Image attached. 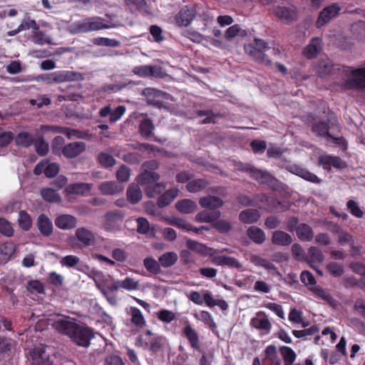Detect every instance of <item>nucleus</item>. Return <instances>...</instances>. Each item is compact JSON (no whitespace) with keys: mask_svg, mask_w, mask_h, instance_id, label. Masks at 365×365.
<instances>
[{"mask_svg":"<svg viewBox=\"0 0 365 365\" xmlns=\"http://www.w3.org/2000/svg\"><path fill=\"white\" fill-rule=\"evenodd\" d=\"M239 169L249 173L253 179L260 184L267 185L273 190L278 189L280 187L279 180L266 170H259L250 165L242 163L239 165Z\"/></svg>","mask_w":365,"mask_h":365,"instance_id":"f257e3e1","label":"nucleus"},{"mask_svg":"<svg viewBox=\"0 0 365 365\" xmlns=\"http://www.w3.org/2000/svg\"><path fill=\"white\" fill-rule=\"evenodd\" d=\"M343 72L346 76L344 82L346 89L365 88V68H344Z\"/></svg>","mask_w":365,"mask_h":365,"instance_id":"f03ea898","label":"nucleus"},{"mask_svg":"<svg viewBox=\"0 0 365 365\" xmlns=\"http://www.w3.org/2000/svg\"><path fill=\"white\" fill-rule=\"evenodd\" d=\"M76 73L70 71H58L53 73H43L36 77L37 81L48 84L61 83L76 80Z\"/></svg>","mask_w":365,"mask_h":365,"instance_id":"7ed1b4c3","label":"nucleus"},{"mask_svg":"<svg viewBox=\"0 0 365 365\" xmlns=\"http://www.w3.org/2000/svg\"><path fill=\"white\" fill-rule=\"evenodd\" d=\"M114 280L111 275L106 274L103 272L101 277H100L99 281L96 284L97 289L112 305H115L117 303L116 297L114 294L115 291L111 290Z\"/></svg>","mask_w":365,"mask_h":365,"instance_id":"20e7f679","label":"nucleus"},{"mask_svg":"<svg viewBox=\"0 0 365 365\" xmlns=\"http://www.w3.org/2000/svg\"><path fill=\"white\" fill-rule=\"evenodd\" d=\"M93 337V333L91 329L88 327L77 324L73 334H71L70 338L76 344L87 347L90 345V341Z\"/></svg>","mask_w":365,"mask_h":365,"instance_id":"39448f33","label":"nucleus"},{"mask_svg":"<svg viewBox=\"0 0 365 365\" xmlns=\"http://www.w3.org/2000/svg\"><path fill=\"white\" fill-rule=\"evenodd\" d=\"M341 10V6L336 3H333L324 8L319 13L316 21L317 28H321L329 23L331 19L336 18Z\"/></svg>","mask_w":365,"mask_h":365,"instance_id":"423d86ee","label":"nucleus"},{"mask_svg":"<svg viewBox=\"0 0 365 365\" xmlns=\"http://www.w3.org/2000/svg\"><path fill=\"white\" fill-rule=\"evenodd\" d=\"M76 324L77 323L74 319L69 317L61 316L54 320L52 326L59 333L70 337L71 334H73V330Z\"/></svg>","mask_w":365,"mask_h":365,"instance_id":"0eeeda50","label":"nucleus"},{"mask_svg":"<svg viewBox=\"0 0 365 365\" xmlns=\"http://www.w3.org/2000/svg\"><path fill=\"white\" fill-rule=\"evenodd\" d=\"M141 285L140 280L135 277H126L123 279H116L113 281V286L111 290L117 292L123 289L128 292L138 291L140 289Z\"/></svg>","mask_w":365,"mask_h":365,"instance_id":"6e6552de","label":"nucleus"},{"mask_svg":"<svg viewBox=\"0 0 365 365\" xmlns=\"http://www.w3.org/2000/svg\"><path fill=\"white\" fill-rule=\"evenodd\" d=\"M252 327L263 331L266 334L270 333L272 324L267 315L262 311L257 312L250 322Z\"/></svg>","mask_w":365,"mask_h":365,"instance_id":"1a4fd4ad","label":"nucleus"},{"mask_svg":"<svg viewBox=\"0 0 365 365\" xmlns=\"http://www.w3.org/2000/svg\"><path fill=\"white\" fill-rule=\"evenodd\" d=\"M32 365H53L50 354L43 346L35 347L31 352Z\"/></svg>","mask_w":365,"mask_h":365,"instance_id":"9d476101","label":"nucleus"},{"mask_svg":"<svg viewBox=\"0 0 365 365\" xmlns=\"http://www.w3.org/2000/svg\"><path fill=\"white\" fill-rule=\"evenodd\" d=\"M196 16V10L192 6L183 7L175 16V24L178 26H187Z\"/></svg>","mask_w":365,"mask_h":365,"instance_id":"9b49d317","label":"nucleus"},{"mask_svg":"<svg viewBox=\"0 0 365 365\" xmlns=\"http://www.w3.org/2000/svg\"><path fill=\"white\" fill-rule=\"evenodd\" d=\"M133 72L140 77L154 76L156 78H161L164 76V71L161 67L158 66H135Z\"/></svg>","mask_w":365,"mask_h":365,"instance_id":"f8f14e48","label":"nucleus"},{"mask_svg":"<svg viewBox=\"0 0 365 365\" xmlns=\"http://www.w3.org/2000/svg\"><path fill=\"white\" fill-rule=\"evenodd\" d=\"M126 108L124 106H118L113 109L110 105L106 106L100 109L99 115L102 118L109 116V121L115 123L119 120L125 114Z\"/></svg>","mask_w":365,"mask_h":365,"instance_id":"ddd939ff","label":"nucleus"},{"mask_svg":"<svg viewBox=\"0 0 365 365\" xmlns=\"http://www.w3.org/2000/svg\"><path fill=\"white\" fill-rule=\"evenodd\" d=\"M272 13L281 21L289 23L297 18V11L293 6H278L272 9Z\"/></svg>","mask_w":365,"mask_h":365,"instance_id":"4468645a","label":"nucleus"},{"mask_svg":"<svg viewBox=\"0 0 365 365\" xmlns=\"http://www.w3.org/2000/svg\"><path fill=\"white\" fill-rule=\"evenodd\" d=\"M143 94L147 98L148 104L153 105L158 108L163 106V99L165 98V93L152 88L144 89Z\"/></svg>","mask_w":365,"mask_h":365,"instance_id":"2eb2a0df","label":"nucleus"},{"mask_svg":"<svg viewBox=\"0 0 365 365\" xmlns=\"http://www.w3.org/2000/svg\"><path fill=\"white\" fill-rule=\"evenodd\" d=\"M322 49V39L319 37H314L309 44L304 47L303 55L308 59H312L321 52Z\"/></svg>","mask_w":365,"mask_h":365,"instance_id":"dca6fc26","label":"nucleus"},{"mask_svg":"<svg viewBox=\"0 0 365 365\" xmlns=\"http://www.w3.org/2000/svg\"><path fill=\"white\" fill-rule=\"evenodd\" d=\"M103 228L106 231H115L118 229V222L122 220L123 215L119 211L108 212L105 215Z\"/></svg>","mask_w":365,"mask_h":365,"instance_id":"f3484780","label":"nucleus"},{"mask_svg":"<svg viewBox=\"0 0 365 365\" xmlns=\"http://www.w3.org/2000/svg\"><path fill=\"white\" fill-rule=\"evenodd\" d=\"M76 237L84 247H88L95 243L96 235L91 230L80 227L76 230Z\"/></svg>","mask_w":365,"mask_h":365,"instance_id":"a211bd4d","label":"nucleus"},{"mask_svg":"<svg viewBox=\"0 0 365 365\" xmlns=\"http://www.w3.org/2000/svg\"><path fill=\"white\" fill-rule=\"evenodd\" d=\"M86 149V144L83 142H74L65 145L63 148V154L68 158H73L81 153Z\"/></svg>","mask_w":365,"mask_h":365,"instance_id":"6ab92c4d","label":"nucleus"},{"mask_svg":"<svg viewBox=\"0 0 365 365\" xmlns=\"http://www.w3.org/2000/svg\"><path fill=\"white\" fill-rule=\"evenodd\" d=\"M334 68L332 61L329 58L322 59L319 61L314 67V71L316 74L324 78L329 76Z\"/></svg>","mask_w":365,"mask_h":365,"instance_id":"aec40b11","label":"nucleus"},{"mask_svg":"<svg viewBox=\"0 0 365 365\" xmlns=\"http://www.w3.org/2000/svg\"><path fill=\"white\" fill-rule=\"evenodd\" d=\"M98 189L104 195H114L122 192L124 187L114 181H106L98 185Z\"/></svg>","mask_w":365,"mask_h":365,"instance_id":"412c9836","label":"nucleus"},{"mask_svg":"<svg viewBox=\"0 0 365 365\" xmlns=\"http://www.w3.org/2000/svg\"><path fill=\"white\" fill-rule=\"evenodd\" d=\"M245 51L257 62L264 65L270 64L269 59L264 53V51L257 49L255 47L253 46V45L251 44L246 45L245 46Z\"/></svg>","mask_w":365,"mask_h":365,"instance_id":"4be33fe9","label":"nucleus"},{"mask_svg":"<svg viewBox=\"0 0 365 365\" xmlns=\"http://www.w3.org/2000/svg\"><path fill=\"white\" fill-rule=\"evenodd\" d=\"M313 131L319 136L331 138L334 143L338 144L344 148H346L345 140L341 138H332L329 132L327 123L324 122L319 123L313 127Z\"/></svg>","mask_w":365,"mask_h":365,"instance_id":"5701e85b","label":"nucleus"},{"mask_svg":"<svg viewBox=\"0 0 365 365\" xmlns=\"http://www.w3.org/2000/svg\"><path fill=\"white\" fill-rule=\"evenodd\" d=\"M55 224L61 230H71L76 227L77 220L71 215H61L56 217Z\"/></svg>","mask_w":365,"mask_h":365,"instance_id":"b1692460","label":"nucleus"},{"mask_svg":"<svg viewBox=\"0 0 365 365\" xmlns=\"http://www.w3.org/2000/svg\"><path fill=\"white\" fill-rule=\"evenodd\" d=\"M199 204L202 208L214 210L221 207L224 205V202L218 197L207 195L200 197Z\"/></svg>","mask_w":365,"mask_h":365,"instance_id":"393cba45","label":"nucleus"},{"mask_svg":"<svg viewBox=\"0 0 365 365\" xmlns=\"http://www.w3.org/2000/svg\"><path fill=\"white\" fill-rule=\"evenodd\" d=\"M289 171L292 173L301 177L302 178L312 182H319V178L314 174L309 172L308 170L302 168L297 165H290L288 168Z\"/></svg>","mask_w":365,"mask_h":365,"instance_id":"a878e982","label":"nucleus"},{"mask_svg":"<svg viewBox=\"0 0 365 365\" xmlns=\"http://www.w3.org/2000/svg\"><path fill=\"white\" fill-rule=\"evenodd\" d=\"M221 216V212L218 210L215 211H208L203 210L198 212L195 217V220L197 222L200 223H213L215 220L220 218Z\"/></svg>","mask_w":365,"mask_h":365,"instance_id":"bb28decb","label":"nucleus"},{"mask_svg":"<svg viewBox=\"0 0 365 365\" xmlns=\"http://www.w3.org/2000/svg\"><path fill=\"white\" fill-rule=\"evenodd\" d=\"M41 128H45L46 130H55L58 133H63L66 135L69 139L73 138H86L87 134L83 132H81L76 129H71L68 128H53L49 127L46 125H42Z\"/></svg>","mask_w":365,"mask_h":365,"instance_id":"cd10ccee","label":"nucleus"},{"mask_svg":"<svg viewBox=\"0 0 365 365\" xmlns=\"http://www.w3.org/2000/svg\"><path fill=\"white\" fill-rule=\"evenodd\" d=\"M37 226L39 232L43 236H50L53 232V224L51 220L45 215L38 216Z\"/></svg>","mask_w":365,"mask_h":365,"instance_id":"c85d7f7f","label":"nucleus"},{"mask_svg":"<svg viewBox=\"0 0 365 365\" xmlns=\"http://www.w3.org/2000/svg\"><path fill=\"white\" fill-rule=\"evenodd\" d=\"M182 334L188 340L192 348L194 349L200 348L199 334L190 324H187L184 327Z\"/></svg>","mask_w":365,"mask_h":365,"instance_id":"c756f323","label":"nucleus"},{"mask_svg":"<svg viewBox=\"0 0 365 365\" xmlns=\"http://www.w3.org/2000/svg\"><path fill=\"white\" fill-rule=\"evenodd\" d=\"M264 365H281V361L277 355V348L274 345H269L264 350Z\"/></svg>","mask_w":365,"mask_h":365,"instance_id":"7c9ffc66","label":"nucleus"},{"mask_svg":"<svg viewBox=\"0 0 365 365\" xmlns=\"http://www.w3.org/2000/svg\"><path fill=\"white\" fill-rule=\"evenodd\" d=\"M292 242V237L287 232L281 230L274 231L272 237V242L279 246H288Z\"/></svg>","mask_w":365,"mask_h":365,"instance_id":"2f4dec72","label":"nucleus"},{"mask_svg":"<svg viewBox=\"0 0 365 365\" xmlns=\"http://www.w3.org/2000/svg\"><path fill=\"white\" fill-rule=\"evenodd\" d=\"M92 184L86 182H77L68 185L66 191L69 194L85 195L92 189Z\"/></svg>","mask_w":365,"mask_h":365,"instance_id":"473e14b6","label":"nucleus"},{"mask_svg":"<svg viewBox=\"0 0 365 365\" xmlns=\"http://www.w3.org/2000/svg\"><path fill=\"white\" fill-rule=\"evenodd\" d=\"M260 214L258 210L247 209L242 211L239 215L240 220L245 224H252L258 221Z\"/></svg>","mask_w":365,"mask_h":365,"instance_id":"72a5a7b5","label":"nucleus"},{"mask_svg":"<svg viewBox=\"0 0 365 365\" xmlns=\"http://www.w3.org/2000/svg\"><path fill=\"white\" fill-rule=\"evenodd\" d=\"M160 179V175L155 172L145 171L137 178L138 183L141 185L150 186Z\"/></svg>","mask_w":365,"mask_h":365,"instance_id":"f704fd0d","label":"nucleus"},{"mask_svg":"<svg viewBox=\"0 0 365 365\" xmlns=\"http://www.w3.org/2000/svg\"><path fill=\"white\" fill-rule=\"evenodd\" d=\"M176 209L182 213L189 214L195 212L197 210V204L192 200L184 199L176 202Z\"/></svg>","mask_w":365,"mask_h":365,"instance_id":"c9c22d12","label":"nucleus"},{"mask_svg":"<svg viewBox=\"0 0 365 365\" xmlns=\"http://www.w3.org/2000/svg\"><path fill=\"white\" fill-rule=\"evenodd\" d=\"M247 235L254 242L258 245L262 244L266 240L264 231L256 226L248 228Z\"/></svg>","mask_w":365,"mask_h":365,"instance_id":"e433bc0d","label":"nucleus"},{"mask_svg":"<svg viewBox=\"0 0 365 365\" xmlns=\"http://www.w3.org/2000/svg\"><path fill=\"white\" fill-rule=\"evenodd\" d=\"M179 190L178 189H170L159 197L158 205L160 207H164L170 205L178 196Z\"/></svg>","mask_w":365,"mask_h":365,"instance_id":"4c0bfd02","label":"nucleus"},{"mask_svg":"<svg viewBox=\"0 0 365 365\" xmlns=\"http://www.w3.org/2000/svg\"><path fill=\"white\" fill-rule=\"evenodd\" d=\"M127 198L132 204H136L141 200L142 192L138 185H129L127 190Z\"/></svg>","mask_w":365,"mask_h":365,"instance_id":"58836bf2","label":"nucleus"},{"mask_svg":"<svg viewBox=\"0 0 365 365\" xmlns=\"http://www.w3.org/2000/svg\"><path fill=\"white\" fill-rule=\"evenodd\" d=\"M137 221V231L140 234L148 235L149 236L155 235L154 228L150 227L149 222L144 217H139Z\"/></svg>","mask_w":365,"mask_h":365,"instance_id":"ea45409f","label":"nucleus"},{"mask_svg":"<svg viewBox=\"0 0 365 365\" xmlns=\"http://www.w3.org/2000/svg\"><path fill=\"white\" fill-rule=\"evenodd\" d=\"M89 32L101 29H110L111 26L105 23L104 20L99 16L87 18Z\"/></svg>","mask_w":365,"mask_h":365,"instance_id":"a19ab883","label":"nucleus"},{"mask_svg":"<svg viewBox=\"0 0 365 365\" xmlns=\"http://www.w3.org/2000/svg\"><path fill=\"white\" fill-rule=\"evenodd\" d=\"M307 262L313 267V263H321L324 260V256L321 250L317 247H309L307 253Z\"/></svg>","mask_w":365,"mask_h":365,"instance_id":"79ce46f5","label":"nucleus"},{"mask_svg":"<svg viewBox=\"0 0 365 365\" xmlns=\"http://www.w3.org/2000/svg\"><path fill=\"white\" fill-rule=\"evenodd\" d=\"M279 351L284 360V365H292L297 359L294 351L287 346H282Z\"/></svg>","mask_w":365,"mask_h":365,"instance_id":"37998d69","label":"nucleus"},{"mask_svg":"<svg viewBox=\"0 0 365 365\" xmlns=\"http://www.w3.org/2000/svg\"><path fill=\"white\" fill-rule=\"evenodd\" d=\"M297 237L303 241H310L314 235L312 228L306 224H300L297 230Z\"/></svg>","mask_w":365,"mask_h":365,"instance_id":"c03bdc74","label":"nucleus"},{"mask_svg":"<svg viewBox=\"0 0 365 365\" xmlns=\"http://www.w3.org/2000/svg\"><path fill=\"white\" fill-rule=\"evenodd\" d=\"M14 140L16 145L24 148L29 147L34 142V138L32 135L28 132L19 133Z\"/></svg>","mask_w":365,"mask_h":365,"instance_id":"a18cd8bd","label":"nucleus"},{"mask_svg":"<svg viewBox=\"0 0 365 365\" xmlns=\"http://www.w3.org/2000/svg\"><path fill=\"white\" fill-rule=\"evenodd\" d=\"M69 31L73 34L89 32L88 19L73 22L69 26Z\"/></svg>","mask_w":365,"mask_h":365,"instance_id":"49530a36","label":"nucleus"},{"mask_svg":"<svg viewBox=\"0 0 365 365\" xmlns=\"http://www.w3.org/2000/svg\"><path fill=\"white\" fill-rule=\"evenodd\" d=\"M158 260L162 267H170L177 262L178 255L173 252H165L159 257Z\"/></svg>","mask_w":365,"mask_h":365,"instance_id":"de8ad7c7","label":"nucleus"},{"mask_svg":"<svg viewBox=\"0 0 365 365\" xmlns=\"http://www.w3.org/2000/svg\"><path fill=\"white\" fill-rule=\"evenodd\" d=\"M32 41L38 45L51 44L52 38L41 31L34 30L32 34Z\"/></svg>","mask_w":365,"mask_h":365,"instance_id":"09e8293b","label":"nucleus"},{"mask_svg":"<svg viewBox=\"0 0 365 365\" xmlns=\"http://www.w3.org/2000/svg\"><path fill=\"white\" fill-rule=\"evenodd\" d=\"M217 265L228 266L230 267L242 268V264L234 257L220 256L216 259Z\"/></svg>","mask_w":365,"mask_h":365,"instance_id":"8fccbe9b","label":"nucleus"},{"mask_svg":"<svg viewBox=\"0 0 365 365\" xmlns=\"http://www.w3.org/2000/svg\"><path fill=\"white\" fill-rule=\"evenodd\" d=\"M154 128L153 123L148 118L143 119L140 124V132L141 135L144 138L152 136Z\"/></svg>","mask_w":365,"mask_h":365,"instance_id":"3c124183","label":"nucleus"},{"mask_svg":"<svg viewBox=\"0 0 365 365\" xmlns=\"http://www.w3.org/2000/svg\"><path fill=\"white\" fill-rule=\"evenodd\" d=\"M76 269L80 272L86 273L87 275L94 281L95 284L99 281L100 277H101L103 274L101 271L90 269L86 264H81Z\"/></svg>","mask_w":365,"mask_h":365,"instance_id":"603ef678","label":"nucleus"},{"mask_svg":"<svg viewBox=\"0 0 365 365\" xmlns=\"http://www.w3.org/2000/svg\"><path fill=\"white\" fill-rule=\"evenodd\" d=\"M207 185V182L203 179H197L189 182L186 188L190 192H197L204 190Z\"/></svg>","mask_w":365,"mask_h":365,"instance_id":"864d4df0","label":"nucleus"},{"mask_svg":"<svg viewBox=\"0 0 365 365\" xmlns=\"http://www.w3.org/2000/svg\"><path fill=\"white\" fill-rule=\"evenodd\" d=\"M16 245L12 242H6L0 246V255L4 256V259H9L15 252Z\"/></svg>","mask_w":365,"mask_h":365,"instance_id":"5fc2aeb1","label":"nucleus"},{"mask_svg":"<svg viewBox=\"0 0 365 365\" xmlns=\"http://www.w3.org/2000/svg\"><path fill=\"white\" fill-rule=\"evenodd\" d=\"M207 294H211L207 290H203L202 293L193 291L188 294V298L196 304L201 305L203 303L207 304V299L205 297Z\"/></svg>","mask_w":365,"mask_h":365,"instance_id":"6e6d98bb","label":"nucleus"},{"mask_svg":"<svg viewBox=\"0 0 365 365\" xmlns=\"http://www.w3.org/2000/svg\"><path fill=\"white\" fill-rule=\"evenodd\" d=\"M42 197L48 202H56L61 200V197L56 190L52 188H43L41 190Z\"/></svg>","mask_w":365,"mask_h":365,"instance_id":"4d7b16f0","label":"nucleus"},{"mask_svg":"<svg viewBox=\"0 0 365 365\" xmlns=\"http://www.w3.org/2000/svg\"><path fill=\"white\" fill-rule=\"evenodd\" d=\"M247 33L245 30L241 29L239 25H233L229 27L225 34V37L227 40L230 41L235 36H245Z\"/></svg>","mask_w":365,"mask_h":365,"instance_id":"13d9d810","label":"nucleus"},{"mask_svg":"<svg viewBox=\"0 0 365 365\" xmlns=\"http://www.w3.org/2000/svg\"><path fill=\"white\" fill-rule=\"evenodd\" d=\"M165 220L169 225L175 226L186 231L192 229V225L182 218L173 217L167 218Z\"/></svg>","mask_w":365,"mask_h":365,"instance_id":"bf43d9fd","label":"nucleus"},{"mask_svg":"<svg viewBox=\"0 0 365 365\" xmlns=\"http://www.w3.org/2000/svg\"><path fill=\"white\" fill-rule=\"evenodd\" d=\"M18 222L19 227L24 230H29L32 225L30 215L25 211L21 210L19 213Z\"/></svg>","mask_w":365,"mask_h":365,"instance_id":"052dcab7","label":"nucleus"},{"mask_svg":"<svg viewBox=\"0 0 365 365\" xmlns=\"http://www.w3.org/2000/svg\"><path fill=\"white\" fill-rule=\"evenodd\" d=\"M131 316V322L138 327H143L145 323V319L143 316L141 311L136 307H131L130 310Z\"/></svg>","mask_w":365,"mask_h":365,"instance_id":"680f3d73","label":"nucleus"},{"mask_svg":"<svg viewBox=\"0 0 365 365\" xmlns=\"http://www.w3.org/2000/svg\"><path fill=\"white\" fill-rule=\"evenodd\" d=\"M165 187V183L155 182L151 185L146 187L145 193L148 197H153L164 190Z\"/></svg>","mask_w":365,"mask_h":365,"instance_id":"e2e57ef3","label":"nucleus"},{"mask_svg":"<svg viewBox=\"0 0 365 365\" xmlns=\"http://www.w3.org/2000/svg\"><path fill=\"white\" fill-rule=\"evenodd\" d=\"M93 43L98 46H104L108 47H118L120 42L113 38H108L106 37H98L93 39Z\"/></svg>","mask_w":365,"mask_h":365,"instance_id":"0e129e2a","label":"nucleus"},{"mask_svg":"<svg viewBox=\"0 0 365 365\" xmlns=\"http://www.w3.org/2000/svg\"><path fill=\"white\" fill-rule=\"evenodd\" d=\"M186 245L188 249H190V250H192L200 254L207 253V247L205 245L200 243L197 241L187 240L186 241Z\"/></svg>","mask_w":365,"mask_h":365,"instance_id":"69168bd1","label":"nucleus"},{"mask_svg":"<svg viewBox=\"0 0 365 365\" xmlns=\"http://www.w3.org/2000/svg\"><path fill=\"white\" fill-rule=\"evenodd\" d=\"M351 29L353 34L359 39L365 38V23L364 21L353 24Z\"/></svg>","mask_w":365,"mask_h":365,"instance_id":"338daca9","label":"nucleus"},{"mask_svg":"<svg viewBox=\"0 0 365 365\" xmlns=\"http://www.w3.org/2000/svg\"><path fill=\"white\" fill-rule=\"evenodd\" d=\"M145 269L153 274H157L160 272V268L158 262L151 257H146L143 261Z\"/></svg>","mask_w":365,"mask_h":365,"instance_id":"774afa93","label":"nucleus"}]
</instances>
